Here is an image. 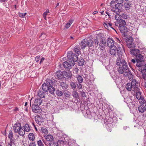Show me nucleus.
Returning <instances> with one entry per match:
<instances>
[{
	"label": "nucleus",
	"mask_w": 146,
	"mask_h": 146,
	"mask_svg": "<svg viewBox=\"0 0 146 146\" xmlns=\"http://www.w3.org/2000/svg\"><path fill=\"white\" fill-rule=\"evenodd\" d=\"M40 59V56H37L35 57V60L36 62H38L39 61Z\"/></svg>",
	"instance_id": "nucleus-60"
},
{
	"label": "nucleus",
	"mask_w": 146,
	"mask_h": 146,
	"mask_svg": "<svg viewBox=\"0 0 146 146\" xmlns=\"http://www.w3.org/2000/svg\"><path fill=\"white\" fill-rule=\"evenodd\" d=\"M46 37V35L44 33H42L40 35L39 38L41 39H44Z\"/></svg>",
	"instance_id": "nucleus-47"
},
{
	"label": "nucleus",
	"mask_w": 146,
	"mask_h": 146,
	"mask_svg": "<svg viewBox=\"0 0 146 146\" xmlns=\"http://www.w3.org/2000/svg\"><path fill=\"white\" fill-rule=\"evenodd\" d=\"M19 134L21 136H23L25 134V131L21 128L19 131Z\"/></svg>",
	"instance_id": "nucleus-38"
},
{
	"label": "nucleus",
	"mask_w": 146,
	"mask_h": 146,
	"mask_svg": "<svg viewBox=\"0 0 146 146\" xmlns=\"http://www.w3.org/2000/svg\"><path fill=\"white\" fill-rule=\"evenodd\" d=\"M48 145L50 146H59L58 143L56 142H50Z\"/></svg>",
	"instance_id": "nucleus-37"
},
{
	"label": "nucleus",
	"mask_w": 146,
	"mask_h": 146,
	"mask_svg": "<svg viewBox=\"0 0 146 146\" xmlns=\"http://www.w3.org/2000/svg\"><path fill=\"white\" fill-rule=\"evenodd\" d=\"M49 13V10L48 9H47L46 10V12H45L43 14V17L44 18L45 20H46V15L48 13Z\"/></svg>",
	"instance_id": "nucleus-50"
},
{
	"label": "nucleus",
	"mask_w": 146,
	"mask_h": 146,
	"mask_svg": "<svg viewBox=\"0 0 146 146\" xmlns=\"http://www.w3.org/2000/svg\"><path fill=\"white\" fill-rule=\"evenodd\" d=\"M28 136L30 140L33 141L34 140L35 137L33 133H29Z\"/></svg>",
	"instance_id": "nucleus-31"
},
{
	"label": "nucleus",
	"mask_w": 146,
	"mask_h": 146,
	"mask_svg": "<svg viewBox=\"0 0 146 146\" xmlns=\"http://www.w3.org/2000/svg\"><path fill=\"white\" fill-rule=\"evenodd\" d=\"M110 53L111 55L116 56L117 52V48L115 46L110 47Z\"/></svg>",
	"instance_id": "nucleus-10"
},
{
	"label": "nucleus",
	"mask_w": 146,
	"mask_h": 146,
	"mask_svg": "<svg viewBox=\"0 0 146 146\" xmlns=\"http://www.w3.org/2000/svg\"><path fill=\"white\" fill-rule=\"evenodd\" d=\"M67 56L68 58L67 61L69 62H71L73 61L74 62H76L78 60V57L76 54H73L72 51H69L67 53Z\"/></svg>",
	"instance_id": "nucleus-2"
},
{
	"label": "nucleus",
	"mask_w": 146,
	"mask_h": 146,
	"mask_svg": "<svg viewBox=\"0 0 146 146\" xmlns=\"http://www.w3.org/2000/svg\"><path fill=\"white\" fill-rule=\"evenodd\" d=\"M118 21L120 27H121V26H125L126 25L125 21L122 19H120Z\"/></svg>",
	"instance_id": "nucleus-30"
},
{
	"label": "nucleus",
	"mask_w": 146,
	"mask_h": 146,
	"mask_svg": "<svg viewBox=\"0 0 146 146\" xmlns=\"http://www.w3.org/2000/svg\"><path fill=\"white\" fill-rule=\"evenodd\" d=\"M136 93L135 96L136 98L138 100L141 98L142 97L141 96V92H140V89H137V90L134 91Z\"/></svg>",
	"instance_id": "nucleus-15"
},
{
	"label": "nucleus",
	"mask_w": 146,
	"mask_h": 146,
	"mask_svg": "<svg viewBox=\"0 0 146 146\" xmlns=\"http://www.w3.org/2000/svg\"><path fill=\"white\" fill-rule=\"evenodd\" d=\"M81 95L82 96L84 97L86 96L85 93L84 92H82L81 93Z\"/></svg>",
	"instance_id": "nucleus-64"
},
{
	"label": "nucleus",
	"mask_w": 146,
	"mask_h": 146,
	"mask_svg": "<svg viewBox=\"0 0 146 146\" xmlns=\"http://www.w3.org/2000/svg\"><path fill=\"white\" fill-rule=\"evenodd\" d=\"M60 85L63 90H65L68 88V85L66 82H60Z\"/></svg>",
	"instance_id": "nucleus-16"
},
{
	"label": "nucleus",
	"mask_w": 146,
	"mask_h": 146,
	"mask_svg": "<svg viewBox=\"0 0 146 146\" xmlns=\"http://www.w3.org/2000/svg\"><path fill=\"white\" fill-rule=\"evenodd\" d=\"M35 121L37 124L39 125H41L43 124L44 122L43 119H35Z\"/></svg>",
	"instance_id": "nucleus-34"
},
{
	"label": "nucleus",
	"mask_w": 146,
	"mask_h": 146,
	"mask_svg": "<svg viewBox=\"0 0 146 146\" xmlns=\"http://www.w3.org/2000/svg\"><path fill=\"white\" fill-rule=\"evenodd\" d=\"M74 21V20L72 19H70L67 23L65 26L64 29H68L72 25Z\"/></svg>",
	"instance_id": "nucleus-20"
},
{
	"label": "nucleus",
	"mask_w": 146,
	"mask_h": 146,
	"mask_svg": "<svg viewBox=\"0 0 146 146\" xmlns=\"http://www.w3.org/2000/svg\"><path fill=\"white\" fill-rule=\"evenodd\" d=\"M138 110L139 112L143 113L145 110V107L142 105L139 106L138 108Z\"/></svg>",
	"instance_id": "nucleus-32"
},
{
	"label": "nucleus",
	"mask_w": 146,
	"mask_h": 146,
	"mask_svg": "<svg viewBox=\"0 0 146 146\" xmlns=\"http://www.w3.org/2000/svg\"><path fill=\"white\" fill-rule=\"evenodd\" d=\"M136 61H143V57L141 54H139L136 55Z\"/></svg>",
	"instance_id": "nucleus-23"
},
{
	"label": "nucleus",
	"mask_w": 146,
	"mask_h": 146,
	"mask_svg": "<svg viewBox=\"0 0 146 146\" xmlns=\"http://www.w3.org/2000/svg\"><path fill=\"white\" fill-rule=\"evenodd\" d=\"M115 1L119 4L122 3L123 1V0H116Z\"/></svg>",
	"instance_id": "nucleus-59"
},
{
	"label": "nucleus",
	"mask_w": 146,
	"mask_h": 146,
	"mask_svg": "<svg viewBox=\"0 0 146 146\" xmlns=\"http://www.w3.org/2000/svg\"><path fill=\"white\" fill-rule=\"evenodd\" d=\"M87 45L89 48L92 47L93 46V42L92 40H90L88 41L87 40Z\"/></svg>",
	"instance_id": "nucleus-33"
},
{
	"label": "nucleus",
	"mask_w": 146,
	"mask_h": 146,
	"mask_svg": "<svg viewBox=\"0 0 146 146\" xmlns=\"http://www.w3.org/2000/svg\"><path fill=\"white\" fill-rule=\"evenodd\" d=\"M62 72L60 70L57 71L55 75L56 78L59 80L61 79L63 77Z\"/></svg>",
	"instance_id": "nucleus-9"
},
{
	"label": "nucleus",
	"mask_w": 146,
	"mask_h": 146,
	"mask_svg": "<svg viewBox=\"0 0 146 146\" xmlns=\"http://www.w3.org/2000/svg\"><path fill=\"white\" fill-rule=\"evenodd\" d=\"M115 19L116 20H118L121 19V15L119 14H117L115 15Z\"/></svg>",
	"instance_id": "nucleus-48"
},
{
	"label": "nucleus",
	"mask_w": 146,
	"mask_h": 146,
	"mask_svg": "<svg viewBox=\"0 0 146 146\" xmlns=\"http://www.w3.org/2000/svg\"><path fill=\"white\" fill-rule=\"evenodd\" d=\"M70 85L73 89L74 90L76 88V86L74 82H71L70 83Z\"/></svg>",
	"instance_id": "nucleus-52"
},
{
	"label": "nucleus",
	"mask_w": 146,
	"mask_h": 146,
	"mask_svg": "<svg viewBox=\"0 0 146 146\" xmlns=\"http://www.w3.org/2000/svg\"><path fill=\"white\" fill-rule=\"evenodd\" d=\"M123 57V55L120 56L119 55L117 58L116 64L119 66L117 71L119 74H123L124 76H128L129 79L130 80L132 78V75Z\"/></svg>",
	"instance_id": "nucleus-1"
},
{
	"label": "nucleus",
	"mask_w": 146,
	"mask_h": 146,
	"mask_svg": "<svg viewBox=\"0 0 146 146\" xmlns=\"http://www.w3.org/2000/svg\"><path fill=\"white\" fill-rule=\"evenodd\" d=\"M98 41L97 38L94 40V42H93V44L94 43L95 45L96 46H97L98 45Z\"/></svg>",
	"instance_id": "nucleus-51"
},
{
	"label": "nucleus",
	"mask_w": 146,
	"mask_h": 146,
	"mask_svg": "<svg viewBox=\"0 0 146 146\" xmlns=\"http://www.w3.org/2000/svg\"><path fill=\"white\" fill-rule=\"evenodd\" d=\"M138 100L140 104L141 105H143L144 104L146 103V101L143 97L139 98Z\"/></svg>",
	"instance_id": "nucleus-27"
},
{
	"label": "nucleus",
	"mask_w": 146,
	"mask_h": 146,
	"mask_svg": "<svg viewBox=\"0 0 146 146\" xmlns=\"http://www.w3.org/2000/svg\"><path fill=\"white\" fill-rule=\"evenodd\" d=\"M131 85L132 87V91H134L137 90V89H139V83L135 79H133L132 81Z\"/></svg>",
	"instance_id": "nucleus-5"
},
{
	"label": "nucleus",
	"mask_w": 146,
	"mask_h": 146,
	"mask_svg": "<svg viewBox=\"0 0 146 146\" xmlns=\"http://www.w3.org/2000/svg\"><path fill=\"white\" fill-rule=\"evenodd\" d=\"M53 83L52 81L50 80H48L46 81V83L43 84L42 86V90L45 92H47L50 85H53Z\"/></svg>",
	"instance_id": "nucleus-3"
},
{
	"label": "nucleus",
	"mask_w": 146,
	"mask_h": 146,
	"mask_svg": "<svg viewBox=\"0 0 146 146\" xmlns=\"http://www.w3.org/2000/svg\"><path fill=\"white\" fill-rule=\"evenodd\" d=\"M129 42H126V45L128 48H134L135 47V44L133 42L129 43Z\"/></svg>",
	"instance_id": "nucleus-28"
},
{
	"label": "nucleus",
	"mask_w": 146,
	"mask_h": 146,
	"mask_svg": "<svg viewBox=\"0 0 146 146\" xmlns=\"http://www.w3.org/2000/svg\"><path fill=\"white\" fill-rule=\"evenodd\" d=\"M36 145L35 143L32 142L31 143H30L29 146H36Z\"/></svg>",
	"instance_id": "nucleus-61"
},
{
	"label": "nucleus",
	"mask_w": 146,
	"mask_h": 146,
	"mask_svg": "<svg viewBox=\"0 0 146 146\" xmlns=\"http://www.w3.org/2000/svg\"><path fill=\"white\" fill-rule=\"evenodd\" d=\"M42 100L40 99H36L34 101V103L36 105H40L42 103Z\"/></svg>",
	"instance_id": "nucleus-25"
},
{
	"label": "nucleus",
	"mask_w": 146,
	"mask_h": 146,
	"mask_svg": "<svg viewBox=\"0 0 146 146\" xmlns=\"http://www.w3.org/2000/svg\"><path fill=\"white\" fill-rule=\"evenodd\" d=\"M32 110L35 113H38L40 112L41 109L37 105L33 104L32 107Z\"/></svg>",
	"instance_id": "nucleus-8"
},
{
	"label": "nucleus",
	"mask_w": 146,
	"mask_h": 146,
	"mask_svg": "<svg viewBox=\"0 0 146 146\" xmlns=\"http://www.w3.org/2000/svg\"><path fill=\"white\" fill-rule=\"evenodd\" d=\"M117 54L119 56H121L122 55V53L123 52H124V48L123 45L121 43L120 44H118L117 46Z\"/></svg>",
	"instance_id": "nucleus-6"
},
{
	"label": "nucleus",
	"mask_w": 146,
	"mask_h": 146,
	"mask_svg": "<svg viewBox=\"0 0 146 146\" xmlns=\"http://www.w3.org/2000/svg\"><path fill=\"white\" fill-rule=\"evenodd\" d=\"M121 19L123 18V19H126L127 18V16L124 13L122 14L121 15Z\"/></svg>",
	"instance_id": "nucleus-56"
},
{
	"label": "nucleus",
	"mask_w": 146,
	"mask_h": 146,
	"mask_svg": "<svg viewBox=\"0 0 146 146\" xmlns=\"http://www.w3.org/2000/svg\"><path fill=\"white\" fill-rule=\"evenodd\" d=\"M75 64V62L73 61L71 62L69 61H65L63 64L64 67L68 69H70L71 68L72 66H73Z\"/></svg>",
	"instance_id": "nucleus-4"
},
{
	"label": "nucleus",
	"mask_w": 146,
	"mask_h": 146,
	"mask_svg": "<svg viewBox=\"0 0 146 146\" xmlns=\"http://www.w3.org/2000/svg\"><path fill=\"white\" fill-rule=\"evenodd\" d=\"M124 6L126 10H129L131 7L129 3H127L125 4Z\"/></svg>",
	"instance_id": "nucleus-49"
},
{
	"label": "nucleus",
	"mask_w": 146,
	"mask_h": 146,
	"mask_svg": "<svg viewBox=\"0 0 146 146\" xmlns=\"http://www.w3.org/2000/svg\"><path fill=\"white\" fill-rule=\"evenodd\" d=\"M40 132L44 134H47L48 131L44 127H41L40 129Z\"/></svg>",
	"instance_id": "nucleus-41"
},
{
	"label": "nucleus",
	"mask_w": 146,
	"mask_h": 146,
	"mask_svg": "<svg viewBox=\"0 0 146 146\" xmlns=\"http://www.w3.org/2000/svg\"><path fill=\"white\" fill-rule=\"evenodd\" d=\"M139 50L137 49H134V48H132L130 49V53L132 55H137V52H139Z\"/></svg>",
	"instance_id": "nucleus-21"
},
{
	"label": "nucleus",
	"mask_w": 146,
	"mask_h": 146,
	"mask_svg": "<svg viewBox=\"0 0 146 146\" xmlns=\"http://www.w3.org/2000/svg\"><path fill=\"white\" fill-rule=\"evenodd\" d=\"M119 29L121 33H125L127 31V28L124 26L119 27Z\"/></svg>",
	"instance_id": "nucleus-18"
},
{
	"label": "nucleus",
	"mask_w": 146,
	"mask_h": 146,
	"mask_svg": "<svg viewBox=\"0 0 146 146\" xmlns=\"http://www.w3.org/2000/svg\"><path fill=\"white\" fill-rule=\"evenodd\" d=\"M142 78L145 80H146V70L145 71H142Z\"/></svg>",
	"instance_id": "nucleus-46"
},
{
	"label": "nucleus",
	"mask_w": 146,
	"mask_h": 146,
	"mask_svg": "<svg viewBox=\"0 0 146 146\" xmlns=\"http://www.w3.org/2000/svg\"><path fill=\"white\" fill-rule=\"evenodd\" d=\"M79 89H80L82 88V85L80 84H79L77 85Z\"/></svg>",
	"instance_id": "nucleus-62"
},
{
	"label": "nucleus",
	"mask_w": 146,
	"mask_h": 146,
	"mask_svg": "<svg viewBox=\"0 0 146 146\" xmlns=\"http://www.w3.org/2000/svg\"><path fill=\"white\" fill-rule=\"evenodd\" d=\"M87 40L86 39H83L80 43V46L81 47V48L84 49L87 45Z\"/></svg>",
	"instance_id": "nucleus-12"
},
{
	"label": "nucleus",
	"mask_w": 146,
	"mask_h": 146,
	"mask_svg": "<svg viewBox=\"0 0 146 146\" xmlns=\"http://www.w3.org/2000/svg\"><path fill=\"white\" fill-rule=\"evenodd\" d=\"M9 132L8 138L10 139V141H14L12 139L13 134L12 131L10 130Z\"/></svg>",
	"instance_id": "nucleus-35"
},
{
	"label": "nucleus",
	"mask_w": 146,
	"mask_h": 146,
	"mask_svg": "<svg viewBox=\"0 0 146 146\" xmlns=\"http://www.w3.org/2000/svg\"><path fill=\"white\" fill-rule=\"evenodd\" d=\"M108 46L110 47H111L113 46H115L114 44V41L112 38H108L107 41Z\"/></svg>",
	"instance_id": "nucleus-7"
},
{
	"label": "nucleus",
	"mask_w": 146,
	"mask_h": 146,
	"mask_svg": "<svg viewBox=\"0 0 146 146\" xmlns=\"http://www.w3.org/2000/svg\"><path fill=\"white\" fill-rule=\"evenodd\" d=\"M77 80L79 83H82L83 80L82 77L80 75H78L76 76Z\"/></svg>",
	"instance_id": "nucleus-36"
},
{
	"label": "nucleus",
	"mask_w": 146,
	"mask_h": 146,
	"mask_svg": "<svg viewBox=\"0 0 146 146\" xmlns=\"http://www.w3.org/2000/svg\"><path fill=\"white\" fill-rule=\"evenodd\" d=\"M52 86V85H50L48 89V91H49V92L51 94H53L54 93L55 89Z\"/></svg>",
	"instance_id": "nucleus-26"
},
{
	"label": "nucleus",
	"mask_w": 146,
	"mask_h": 146,
	"mask_svg": "<svg viewBox=\"0 0 146 146\" xmlns=\"http://www.w3.org/2000/svg\"><path fill=\"white\" fill-rule=\"evenodd\" d=\"M112 11L115 13H117V12H119V9L118 8H116L115 9V10H112Z\"/></svg>",
	"instance_id": "nucleus-63"
},
{
	"label": "nucleus",
	"mask_w": 146,
	"mask_h": 146,
	"mask_svg": "<svg viewBox=\"0 0 146 146\" xmlns=\"http://www.w3.org/2000/svg\"><path fill=\"white\" fill-rule=\"evenodd\" d=\"M37 144L39 146H43L44 145L41 140H39L37 141Z\"/></svg>",
	"instance_id": "nucleus-54"
},
{
	"label": "nucleus",
	"mask_w": 146,
	"mask_h": 146,
	"mask_svg": "<svg viewBox=\"0 0 146 146\" xmlns=\"http://www.w3.org/2000/svg\"><path fill=\"white\" fill-rule=\"evenodd\" d=\"M125 101L127 104L129 105H131L133 102V99L130 96H128L126 98H125Z\"/></svg>",
	"instance_id": "nucleus-14"
},
{
	"label": "nucleus",
	"mask_w": 146,
	"mask_h": 146,
	"mask_svg": "<svg viewBox=\"0 0 146 146\" xmlns=\"http://www.w3.org/2000/svg\"><path fill=\"white\" fill-rule=\"evenodd\" d=\"M13 144H14V141H10L8 143L7 146H12Z\"/></svg>",
	"instance_id": "nucleus-55"
},
{
	"label": "nucleus",
	"mask_w": 146,
	"mask_h": 146,
	"mask_svg": "<svg viewBox=\"0 0 146 146\" xmlns=\"http://www.w3.org/2000/svg\"><path fill=\"white\" fill-rule=\"evenodd\" d=\"M38 95L41 98H44L45 96L44 92L42 91H39L38 93Z\"/></svg>",
	"instance_id": "nucleus-29"
},
{
	"label": "nucleus",
	"mask_w": 146,
	"mask_h": 146,
	"mask_svg": "<svg viewBox=\"0 0 146 146\" xmlns=\"http://www.w3.org/2000/svg\"><path fill=\"white\" fill-rule=\"evenodd\" d=\"M125 88L128 91L132 90V87L130 83H128L125 86Z\"/></svg>",
	"instance_id": "nucleus-24"
},
{
	"label": "nucleus",
	"mask_w": 146,
	"mask_h": 146,
	"mask_svg": "<svg viewBox=\"0 0 146 146\" xmlns=\"http://www.w3.org/2000/svg\"><path fill=\"white\" fill-rule=\"evenodd\" d=\"M30 130V128L29 125L26 124L25 126V131L27 132L29 131Z\"/></svg>",
	"instance_id": "nucleus-40"
},
{
	"label": "nucleus",
	"mask_w": 146,
	"mask_h": 146,
	"mask_svg": "<svg viewBox=\"0 0 146 146\" xmlns=\"http://www.w3.org/2000/svg\"><path fill=\"white\" fill-rule=\"evenodd\" d=\"M44 137L47 141L52 142L53 139V137L52 136L50 135H45Z\"/></svg>",
	"instance_id": "nucleus-17"
},
{
	"label": "nucleus",
	"mask_w": 146,
	"mask_h": 146,
	"mask_svg": "<svg viewBox=\"0 0 146 146\" xmlns=\"http://www.w3.org/2000/svg\"><path fill=\"white\" fill-rule=\"evenodd\" d=\"M62 74L63 77L66 79H68L70 77V75L68 73V72H67L66 71H64L62 72Z\"/></svg>",
	"instance_id": "nucleus-19"
},
{
	"label": "nucleus",
	"mask_w": 146,
	"mask_h": 146,
	"mask_svg": "<svg viewBox=\"0 0 146 146\" xmlns=\"http://www.w3.org/2000/svg\"><path fill=\"white\" fill-rule=\"evenodd\" d=\"M133 38L132 36H130L126 42H128L129 43H131L133 42Z\"/></svg>",
	"instance_id": "nucleus-53"
},
{
	"label": "nucleus",
	"mask_w": 146,
	"mask_h": 146,
	"mask_svg": "<svg viewBox=\"0 0 146 146\" xmlns=\"http://www.w3.org/2000/svg\"><path fill=\"white\" fill-rule=\"evenodd\" d=\"M105 27L108 30H109L110 28H112L114 30H115L112 27V24L111 23L108 22L107 21H105L103 24Z\"/></svg>",
	"instance_id": "nucleus-13"
},
{
	"label": "nucleus",
	"mask_w": 146,
	"mask_h": 146,
	"mask_svg": "<svg viewBox=\"0 0 146 146\" xmlns=\"http://www.w3.org/2000/svg\"><path fill=\"white\" fill-rule=\"evenodd\" d=\"M65 96L67 98H70L71 96L70 93L69 91H66L64 92Z\"/></svg>",
	"instance_id": "nucleus-45"
},
{
	"label": "nucleus",
	"mask_w": 146,
	"mask_h": 146,
	"mask_svg": "<svg viewBox=\"0 0 146 146\" xmlns=\"http://www.w3.org/2000/svg\"><path fill=\"white\" fill-rule=\"evenodd\" d=\"M80 47L78 46H75V47L74 48V52L78 54V55L79 54H80Z\"/></svg>",
	"instance_id": "nucleus-22"
},
{
	"label": "nucleus",
	"mask_w": 146,
	"mask_h": 146,
	"mask_svg": "<svg viewBox=\"0 0 146 146\" xmlns=\"http://www.w3.org/2000/svg\"><path fill=\"white\" fill-rule=\"evenodd\" d=\"M56 94L58 96H61L63 94L62 92L59 90H56Z\"/></svg>",
	"instance_id": "nucleus-43"
},
{
	"label": "nucleus",
	"mask_w": 146,
	"mask_h": 146,
	"mask_svg": "<svg viewBox=\"0 0 146 146\" xmlns=\"http://www.w3.org/2000/svg\"><path fill=\"white\" fill-rule=\"evenodd\" d=\"M72 96L76 99H77L78 97V93L75 91H74L72 92Z\"/></svg>",
	"instance_id": "nucleus-39"
},
{
	"label": "nucleus",
	"mask_w": 146,
	"mask_h": 146,
	"mask_svg": "<svg viewBox=\"0 0 146 146\" xmlns=\"http://www.w3.org/2000/svg\"><path fill=\"white\" fill-rule=\"evenodd\" d=\"M21 123H16L14 124L13 126V129L15 133H18L19 131L21 128Z\"/></svg>",
	"instance_id": "nucleus-11"
},
{
	"label": "nucleus",
	"mask_w": 146,
	"mask_h": 146,
	"mask_svg": "<svg viewBox=\"0 0 146 146\" xmlns=\"http://www.w3.org/2000/svg\"><path fill=\"white\" fill-rule=\"evenodd\" d=\"M115 25L116 26L118 27H119V28L120 27V26L119 21H116L115 22Z\"/></svg>",
	"instance_id": "nucleus-57"
},
{
	"label": "nucleus",
	"mask_w": 146,
	"mask_h": 146,
	"mask_svg": "<svg viewBox=\"0 0 146 146\" xmlns=\"http://www.w3.org/2000/svg\"><path fill=\"white\" fill-rule=\"evenodd\" d=\"M19 15L20 17H21L24 18L25 17L23 15V13H19Z\"/></svg>",
	"instance_id": "nucleus-58"
},
{
	"label": "nucleus",
	"mask_w": 146,
	"mask_h": 146,
	"mask_svg": "<svg viewBox=\"0 0 146 146\" xmlns=\"http://www.w3.org/2000/svg\"><path fill=\"white\" fill-rule=\"evenodd\" d=\"M84 62V60L83 58L81 59L79 61L78 64L80 66H82Z\"/></svg>",
	"instance_id": "nucleus-42"
},
{
	"label": "nucleus",
	"mask_w": 146,
	"mask_h": 146,
	"mask_svg": "<svg viewBox=\"0 0 146 146\" xmlns=\"http://www.w3.org/2000/svg\"><path fill=\"white\" fill-rule=\"evenodd\" d=\"M142 61H136V66L137 67H141L143 66Z\"/></svg>",
	"instance_id": "nucleus-44"
}]
</instances>
